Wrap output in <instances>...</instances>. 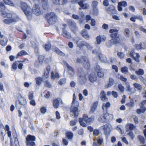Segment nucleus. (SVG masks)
<instances>
[{
	"mask_svg": "<svg viewBox=\"0 0 146 146\" xmlns=\"http://www.w3.org/2000/svg\"><path fill=\"white\" fill-rule=\"evenodd\" d=\"M109 33H110V36L111 38V39L110 40L111 45L117 44L120 42L121 39L118 30L111 29L110 30Z\"/></svg>",
	"mask_w": 146,
	"mask_h": 146,
	"instance_id": "f257e3e1",
	"label": "nucleus"
},
{
	"mask_svg": "<svg viewBox=\"0 0 146 146\" xmlns=\"http://www.w3.org/2000/svg\"><path fill=\"white\" fill-rule=\"evenodd\" d=\"M94 120V116L89 118L87 115L84 114L83 115L82 118H79V122L81 126L86 127L87 126L86 124L88 125L91 124Z\"/></svg>",
	"mask_w": 146,
	"mask_h": 146,
	"instance_id": "f03ea898",
	"label": "nucleus"
},
{
	"mask_svg": "<svg viewBox=\"0 0 146 146\" xmlns=\"http://www.w3.org/2000/svg\"><path fill=\"white\" fill-rule=\"evenodd\" d=\"M21 7L23 11L29 20L32 19V14L31 11V8L26 3L21 2L20 3Z\"/></svg>",
	"mask_w": 146,
	"mask_h": 146,
	"instance_id": "7ed1b4c3",
	"label": "nucleus"
},
{
	"mask_svg": "<svg viewBox=\"0 0 146 146\" xmlns=\"http://www.w3.org/2000/svg\"><path fill=\"white\" fill-rule=\"evenodd\" d=\"M76 62L83 64L85 68L88 70L90 68L89 60L86 56H82L80 58H78L76 60Z\"/></svg>",
	"mask_w": 146,
	"mask_h": 146,
	"instance_id": "20e7f679",
	"label": "nucleus"
},
{
	"mask_svg": "<svg viewBox=\"0 0 146 146\" xmlns=\"http://www.w3.org/2000/svg\"><path fill=\"white\" fill-rule=\"evenodd\" d=\"M45 17L47 22L50 25L54 24L57 19V16L56 14L53 12L46 14Z\"/></svg>",
	"mask_w": 146,
	"mask_h": 146,
	"instance_id": "39448f33",
	"label": "nucleus"
},
{
	"mask_svg": "<svg viewBox=\"0 0 146 146\" xmlns=\"http://www.w3.org/2000/svg\"><path fill=\"white\" fill-rule=\"evenodd\" d=\"M76 44L77 46L81 50H83L84 46L88 49H91L92 48L89 43L84 41L77 40L76 41Z\"/></svg>",
	"mask_w": 146,
	"mask_h": 146,
	"instance_id": "423d86ee",
	"label": "nucleus"
},
{
	"mask_svg": "<svg viewBox=\"0 0 146 146\" xmlns=\"http://www.w3.org/2000/svg\"><path fill=\"white\" fill-rule=\"evenodd\" d=\"M36 139V138L35 136L31 135H27L26 138L27 145L36 146V144L34 142Z\"/></svg>",
	"mask_w": 146,
	"mask_h": 146,
	"instance_id": "0eeeda50",
	"label": "nucleus"
},
{
	"mask_svg": "<svg viewBox=\"0 0 146 146\" xmlns=\"http://www.w3.org/2000/svg\"><path fill=\"white\" fill-rule=\"evenodd\" d=\"M75 96L74 94V117H77L78 115V107L79 104L78 101L75 100Z\"/></svg>",
	"mask_w": 146,
	"mask_h": 146,
	"instance_id": "6e6552de",
	"label": "nucleus"
},
{
	"mask_svg": "<svg viewBox=\"0 0 146 146\" xmlns=\"http://www.w3.org/2000/svg\"><path fill=\"white\" fill-rule=\"evenodd\" d=\"M87 0H74V3H78V5L83 9H88L89 5L88 3H84Z\"/></svg>",
	"mask_w": 146,
	"mask_h": 146,
	"instance_id": "1a4fd4ad",
	"label": "nucleus"
},
{
	"mask_svg": "<svg viewBox=\"0 0 146 146\" xmlns=\"http://www.w3.org/2000/svg\"><path fill=\"white\" fill-rule=\"evenodd\" d=\"M32 11L34 14L36 16H39L41 14V11L38 4H36L33 5Z\"/></svg>",
	"mask_w": 146,
	"mask_h": 146,
	"instance_id": "9d476101",
	"label": "nucleus"
},
{
	"mask_svg": "<svg viewBox=\"0 0 146 146\" xmlns=\"http://www.w3.org/2000/svg\"><path fill=\"white\" fill-rule=\"evenodd\" d=\"M135 53V52L134 50H133L130 52L129 56L133 58L135 61L139 63L140 62L139 58L140 57V56L138 53H135V54L136 56L135 57L134 56V54Z\"/></svg>",
	"mask_w": 146,
	"mask_h": 146,
	"instance_id": "9b49d317",
	"label": "nucleus"
},
{
	"mask_svg": "<svg viewBox=\"0 0 146 146\" xmlns=\"http://www.w3.org/2000/svg\"><path fill=\"white\" fill-rule=\"evenodd\" d=\"M134 46L137 50L145 49L146 47L145 43L143 42H141L139 44H135Z\"/></svg>",
	"mask_w": 146,
	"mask_h": 146,
	"instance_id": "f8f14e48",
	"label": "nucleus"
},
{
	"mask_svg": "<svg viewBox=\"0 0 146 146\" xmlns=\"http://www.w3.org/2000/svg\"><path fill=\"white\" fill-rule=\"evenodd\" d=\"M17 99L19 104L21 105L24 106L27 104L26 100L20 94H18L17 96Z\"/></svg>",
	"mask_w": 146,
	"mask_h": 146,
	"instance_id": "ddd939ff",
	"label": "nucleus"
},
{
	"mask_svg": "<svg viewBox=\"0 0 146 146\" xmlns=\"http://www.w3.org/2000/svg\"><path fill=\"white\" fill-rule=\"evenodd\" d=\"M95 71L97 72V75L99 78H102L104 76V73L102 71L100 67L98 65L96 66L95 68Z\"/></svg>",
	"mask_w": 146,
	"mask_h": 146,
	"instance_id": "4468645a",
	"label": "nucleus"
},
{
	"mask_svg": "<svg viewBox=\"0 0 146 146\" xmlns=\"http://www.w3.org/2000/svg\"><path fill=\"white\" fill-rule=\"evenodd\" d=\"M88 79L90 82H94L97 80V77L96 73L94 72H91L88 76Z\"/></svg>",
	"mask_w": 146,
	"mask_h": 146,
	"instance_id": "2eb2a0df",
	"label": "nucleus"
},
{
	"mask_svg": "<svg viewBox=\"0 0 146 146\" xmlns=\"http://www.w3.org/2000/svg\"><path fill=\"white\" fill-rule=\"evenodd\" d=\"M108 13L110 14H115L116 13V11L115 9V7L113 5H111L109 8L107 9Z\"/></svg>",
	"mask_w": 146,
	"mask_h": 146,
	"instance_id": "dca6fc26",
	"label": "nucleus"
},
{
	"mask_svg": "<svg viewBox=\"0 0 146 146\" xmlns=\"http://www.w3.org/2000/svg\"><path fill=\"white\" fill-rule=\"evenodd\" d=\"M52 2L54 4L64 5L67 3V0H52Z\"/></svg>",
	"mask_w": 146,
	"mask_h": 146,
	"instance_id": "f3484780",
	"label": "nucleus"
},
{
	"mask_svg": "<svg viewBox=\"0 0 146 146\" xmlns=\"http://www.w3.org/2000/svg\"><path fill=\"white\" fill-rule=\"evenodd\" d=\"M50 69V66H48L46 67V70L44 72V75L42 76L44 79H46L49 77Z\"/></svg>",
	"mask_w": 146,
	"mask_h": 146,
	"instance_id": "a211bd4d",
	"label": "nucleus"
},
{
	"mask_svg": "<svg viewBox=\"0 0 146 146\" xmlns=\"http://www.w3.org/2000/svg\"><path fill=\"white\" fill-rule=\"evenodd\" d=\"M60 102H61L62 104L63 102L62 100L60 98H57L54 100L53 102V106L54 108L56 109L58 108Z\"/></svg>",
	"mask_w": 146,
	"mask_h": 146,
	"instance_id": "6ab92c4d",
	"label": "nucleus"
},
{
	"mask_svg": "<svg viewBox=\"0 0 146 146\" xmlns=\"http://www.w3.org/2000/svg\"><path fill=\"white\" fill-rule=\"evenodd\" d=\"M103 129L105 134L106 136H108L110 134V130L108 125L106 124L104 125Z\"/></svg>",
	"mask_w": 146,
	"mask_h": 146,
	"instance_id": "aec40b11",
	"label": "nucleus"
},
{
	"mask_svg": "<svg viewBox=\"0 0 146 146\" xmlns=\"http://www.w3.org/2000/svg\"><path fill=\"white\" fill-rule=\"evenodd\" d=\"M100 97L101 100L103 102H106L108 100V98L104 91H102L100 94Z\"/></svg>",
	"mask_w": 146,
	"mask_h": 146,
	"instance_id": "412c9836",
	"label": "nucleus"
},
{
	"mask_svg": "<svg viewBox=\"0 0 146 146\" xmlns=\"http://www.w3.org/2000/svg\"><path fill=\"white\" fill-rule=\"evenodd\" d=\"M96 42L97 44H100L101 41H105L106 39V38L105 36L101 37L100 35H99L96 37Z\"/></svg>",
	"mask_w": 146,
	"mask_h": 146,
	"instance_id": "4be33fe9",
	"label": "nucleus"
},
{
	"mask_svg": "<svg viewBox=\"0 0 146 146\" xmlns=\"http://www.w3.org/2000/svg\"><path fill=\"white\" fill-rule=\"evenodd\" d=\"M98 102L96 101L94 102L91 108L90 112L91 113H93L96 110L97 106L98 105Z\"/></svg>",
	"mask_w": 146,
	"mask_h": 146,
	"instance_id": "5701e85b",
	"label": "nucleus"
},
{
	"mask_svg": "<svg viewBox=\"0 0 146 146\" xmlns=\"http://www.w3.org/2000/svg\"><path fill=\"white\" fill-rule=\"evenodd\" d=\"M13 23L19 21L21 20V19L16 14H13L11 18Z\"/></svg>",
	"mask_w": 146,
	"mask_h": 146,
	"instance_id": "b1692460",
	"label": "nucleus"
},
{
	"mask_svg": "<svg viewBox=\"0 0 146 146\" xmlns=\"http://www.w3.org/2000/svg\"><path fill=\"white\" fill-rule=\"evenodd\" d=\"M81 35L82 36L86 39L88 40L89 39L90 36L87 31L85 30H83L82 32Z\"/></svg>",
	"mask_w": 146,
	"mask_h": 146,
	"instance_id": "393cba45",
	"label": "nucleus"
},
{
	"mask_svg": "<svg viewBox=\"0 0 146 146\" xmlns=\"http://www.w3.org/2000/svg\"><path fill=\"white\" fill-rule=\"evenodd\" d=\"M106 114H104L101 115L98 118L99 121L102 123H105L107 121Z\"/></svg>",
	"mask_w": 146,
	"mask_h": 146,
	"instance_id": "a878e982",
	"label": "nucleus"
},
{
	"mask_svg": "<svg viewBox=\"0 0 146 146\" xmlns=\"http://www.w3.org/2000/svg\"><path fill=\"white\" fill-rule=\"evenodd\" d=\"M52 48L58 54L63 56L64 55V54L56 46H52Z\"/></svg>",
	"mask_w": 146,
	"mask_h": 146,
	"instance_id": "bb28decb",
	"label": "nucleus"
},
{
	"mask_svg": "<svg viewBox=\"0 0 146 146\" xmlns=\"http://www.w3.org/2000/svg\"><path fill=\"white\" fill-rule=\"evenodd\" d=\"M63 33L62 35L63 36L65 37L68 39H69L71 37V36L70 33L67 31L66 30L64 29H63Z\"/></svg>",
	"mask_w": 146,
	"mask_h": 146,
	"instance_id": "cd10ccee",
	"label": "nucleus"
},
{
	"mask_svg": "<svg viewBox=\"0 0 146 146\" xmlns=\"http://www.w3.org/2000/svg\"><path fill=\"white\" fill-rule=\"evenodd\" d=\"M126 105L129 108H132L135 105L133 99L131 98L130 100V102L127 103Z\"/></svg>",
	"mask_w": 146,
	"mask_h": 146,
	"instance_id": "c85d7f7f",
	"label": "nucleus"
},
{
	"mask_svg": "<svg viewBox=\"0 0 146 146\" xmlns=\"http://www.w3.org/2000/svg\"><path fill=\"white\" fill-rule=\"evenodd\" d=\"M8 39L6 37H4L3 38L1 39L0 44L3 46H5L7 44Z\"/></svg>",
	"mask_w": 146,
	"mask_h": 146,
	"instance_id": "c756f323",
	"label": "nucleus"
},
{
	"mask_svg": "<svg viewBox=\"0 0 146 146\" xmlns=\"http://www.w3.org/2000/svg\"><path fill=\"white\" fill-rule=\"evenodd\" d=\"M66 67L68 69V73L69 75L70 76V77H72V74L73 73V69L72 67L70 66L68 64L66 63Z\"/></svg>",
	"mask_w": 146,
	"mask_h": 146,
	"instance_id": "7c9ffc66",
	"label": "nucleus"
},
{
	"mask_svg": "<svg viewBox=\"0 0 146 146\" xmlns=\"http://www.w3.org/2000/svg\"><path fill=\"white\" fill-rule=\"evenodd\" d=\"M109 80V81L107 84L106 86L107 88H108L111 86L114 82V80L112 78H110Z\"/></svg>",
	"mask_w": 146,
	"mask_h": 146,
	"instance_id": "2f4dec72",
	"label": "nucleus"
},
{
	"mask_svg": "<svg viewBox=\"0 0 146 146\" xmlns=\"http://www.w3.org/2000/svg\"><path fill=\"white\" fill-rule=\"evenodd\" d=\"M100 61L102 62H105L106 58L103 54H99L98 55Z\"/></svg>",
	"mask_w": 146,
	"mask_h": 146,
	"instance_id": "473e14b6",
	"label": "nucleus"
},
{
	"mask_svg": "<svg viewBox=\"0 0 146 146\" xmlns=\"http://www.w3.org/2000/svg\"><path fill=\"white\" fill-rule=\"evenodd\" d=\"M28 54L24 50H22L19 52L17 54L16 57L17 58L18 57L26 55Z\"/></svg>",
	"mask_w": 146,
	"mask_h": 146,
	"instance_id": "72a5a7b5",
	"label": "nucleus"
},
{
	"mask_svg": "<svg viewBox=\"0 0 146 146\" xmlns=\"http://www.w3.org/2000/svg\"><path fill=\"white\" fill-rule=\"evenodd\" d=\"M51 76L52 79H55L56 78H59V75L58 73L56 72L54 74L53 72L51 73Z\"/></svg>",
	"mask_w": 146,
	"mask_h": 146,
	"instance_id": "f704fd0d",
	"label": "nucleus"
},
{
	"mask_svg": "<svg viewBox=\"0 0 146 146\" xmlns=\"http://www.w3.org/2000/svg\"><path fill=\"white\" fill-rule=\"evenodd\" d=\"M137 138L141 143L143 144L145 143V139L143 136L139 135H138Z\"/></svg>",
	"mask_w": 146,
	"mask_h": 146,
	"instance_id": "c9c22d12",
	"label": "nucleus"
},
{
	"mask_svg": "<svg viewBox=\"0 0 146 146\" xmlns=\"http://www.w3.org/2000/svg\"><path fill=\"white\" fill-rule=\"evenodd\" d=\"M3 22L4 23L7 25H9L13 23L11 18H8L4 19L3 20Z\"/></svg>",
	"mask_w": 146,
	"mask_h": 146,
	"instance_id": "e433bc0d",
	"label": "nucleus"
},
{
	"mask_svg": "<svg viewBox=\"0 0 146 146\" xmlns=\"http://www.w3.org/2000/svg\"><path fill=\"white\" fill-rule=\"evenodd\" d=\"M133 85L134 87L138 90H141L142 89V86L138 83H134Z\"/></svg>",
	"mask_w": 146,
	"mask_h": 146,
	"instance_id": "4c0bfd02",
	"label": "nucleus"
},
{
	"mask_svg": "<svg viewBox=\"0 0 146 146\" xmlns=\"http://www.w3.org/2000/svg\"><path fill=\"white\" fill-rule=\"evenodd\" d=\"M36 84L38 86L40 85L43 81L42 78L40 77H37L35 78Z\"/></svg>",
	"mask_w": 146,
	"mask_h": 146,
	"instance_id": "58836bf2",
	"label": "nucleus"
},
{
	"mask_svg": "<svg viewBox=\"0 0 146 146\" xmlns=\"http://www.w3.org/2000/svg\"><path fill=\"white\" fill-rule=\"evenodd\" d=\"M146 111V108H141L136 110V112L137 114H139L141 113H144Z\"/></svg>",
	"mask_w": 146,
	"mask_h": 146,
	"instance_id": "ea45409f",
	"label": "nucleus"
},
{
	"mask_svg": "<svg viewBox=\"0 0 146 146\" xmlns=\"http://www.w3.org/2000/svg\"><path fill=\"white\" fill-rule=\"evenodd\" d=\"M43 8L45 10H47L48 8V1L42 2Z\"/></svg>",
	"mask_w": 146,
	"mask_h": 146,
	"instance_id": "a19ab883",
	"label": "nucleus"
},
{
	"mask_svg": "<svg viewBox=\"0 0 146 146\" xmlns=\"http://www.w3.org/2000/svg\"><path fill=\"white\" fill-rule=\"evenodd\" d=\"M144 73L143 70L141 69H139L138 70L135 71V73L139 76L143 75L144 74Z\"/></svg>",
	"mask_w": 146,
	"mask_h": 146,
	"instance_id": "79ce46f5",
	"label": "nucleus"
},
{
	"mask_svg": "<svg viewBox=\"0 0 146 146\" xmlns=\"http://www.w3.org/2000/svg\"><path fill=\"white\" fill-rule=\"evenodd\" d=\"M121 71L123 73L125 74L128 72V68L127 67L125 66L121 68Z\"/></svg>",
	"mask_w": 146,
	"mask_h": 146,
	"instance_id": "37998d69",
	"label": "nucleus"
},
{
	"mask_svg": "<svg viewBox=\"0 0 146 146\" xmlns=\"http://www.w3.org/2000/svg\"><path fill=\"white\" fill-rule=\"evenodd\" d=\"M110 106V104L109 102H107L105 104H103L102 105V108L104 110L105 108H108Z\"/></svg>",
	"mask_w": 146,
	"mask_h": 146,
	"instance_id": "c03bdc74",
	"label": "nucleus"
},
{
	"mask_svg": "<svg viewBox=\"0 0 146 146\" xmlns=\"http://www.w3.org/2000/svg\"><path fill=\"white\" fill-rule=\"evenodd\" d=\"M146 100L142 101L139 104L140 108H146Z\"/></svg>",
	"mask_w": 146,
	"mask_h": 146,
	"instance_id": "a18cd8bd",
	"label": "nucleus"
},
{
	"mask_svg": "<svg viewBox=\"0 0 146 146\" xmlns=\"http://www.w3.org/2000/svg\"><path fill=\"white\" fill-rule=\"evenodd\" d=\"M130 31L129 29L128 28L125 29L124 31V34L125 36L127 37H129V34Z\"/></svg>",
	"mask_w": 146,
	"mask_h": 146,
	"instance_id": "49530a36",
	"label": "nucleus"
},
{
	"mask_svg": "<svg viewBox=\"0 0 146 146\" xmlns=\"http://www.w3.org/2000/svg\"><path fill=\"white\" fill-rule=\"evenodd\" d=\"M13 129V137H19V135L17 134L16 131L15 127H13L12 128Z\"/></svg>",
	"mask_w": 146,
	"mask_h": 146,
	"instance_id": "de8ad7c7",
	"label": "nucleus"
},
{
	"mask_svg": "<svg viewBox=\"0 0 146 146\" xmlns=\"http://www.w3.org/2000/svg\"><path fill=\"white\" fill-rule=\"evenodd\" d=\"M66 135L67 137L69 139H71L73 136L72 133L70 131L66 132Z\"/></svg>",
	"mask_w": 146,
	"mask_h": 146,
	"instance_id": "09e8293b",
	"label": "nucleus"
},
{
	"mask_svg": "<svg viewBox=\"0 0 146 146\" xmlns=\"http://www.w3.org/2000/svg\"><path fill=\"white\" fill-rule=\"evenodd\" d=\"M44 57L42 55H40L38 57V60L37 61L39 62L40 64H42Z\"/></svg>",
	"mask_w": 146,
	"mask_h": 146,
	"instance_id": "8fccbe9b",
	"label": "nucleus"
},
{
	"mask_svg": "<svg viewBox=\"0 0 146 146\" xmlns=\"http://www.w3.org/2000/svg\"><path fill=\"white\" fill-rule=\"evenodd\" d=\"M17 62H19V61L15 62L12 65V68L15 70H16L17 68V65H18Z\"/></svg>",
	"mask_w": 146,
	"mask_h": 146,
	"instance_id": "3c124183",
	"label": "nucleus"
},
{
	"mask_svg": "<svg viewBox=\"0 0 146 146\" xmlns=\"http://www.w3.org/2000/svg\"><path fill=\"white\" fill-rule=\"evenodd\" d=\"M127 126H128L129 129L131 131L133 129H135V127L134 125L132 123L127 124Z\"/></svg>",
	"mask_w": 146,
	"mask_h": 146,
	"instance_id": "603ef678",
	"label": "nucleus"
},
{
	"mask_svg": "<svg viewBox=\"0 0 146 146\" xmlns=\"http://www.w3.org/2000/svg\"><path fill=\"white\" fill-rule=\"evenodd\" d=\"M44 85L45 86L48 88H50L52 87L51 84L48 80L45 81Z\"/></svg>",
	"mask_w": 146,
	"mask_h": 146,
	"instance_id": "864d4df0",
	"label": "nucleus"
},
{
	"mask_svg": "<svg viewBox=\"0 0 146 146\" xmlns=\"http://www.w3.org/2000/svg\"><path fill=\"white\" fill-rule=\"evenodd\" d=\"M66 80L65 78L61 79L58 82V83L60 85L65 84L66 82Z\"/></svg>",
	"mask_w": 146,
	"mask_h": 146,
	"instance_id": "5fc2aeb1",
	"label": "nucleus"
},
{
	"mask_svg": "<svg viewBox=\"0 0 146 146\" xmlns=\"http://www.w3.org/2000/svg\"><path fill=\"white\" fill-rule=\"evenodd\" d=\"M51 47V44L50 43H48L47 44H46L44 47V48L46 51H48L50 50Z\"/></svg>",
	"mask_w": 146,
	"mask_h": 146,
	"instance_id": "6e6d98bb",
	"label": "nucleus"
},
{
	"mask_svg": "<svg viewBox=\"0 0 146 146\" xmlns=\"http://www.w3.org/2000/svg\"><path fill=\"white\" fill-rule=\"evenodd\" d=\"M93 13L94 15L98 16L99 14L98 9L97 8H93Z\"/></svg>",
	"mask_w": 146,
	"mask_h": 146,
	"instance_id": "4d7b16f0",
	"label": "nucleus"
},
{
	"mask_svg": "<svg viewBox=\"0 0 146 146\" xmlns=\"http://www.w3.org/2000/svg\"><path fill=\"white\" fill-rule=\"evenodd\" d=\"M4 3L7 4L11 6H13V3L11 1L9 0H3Z\"/></svg>",
	"mask_w": 146,
	"mask_h": 146,
	"instance_id": "13d9d810",
	"label": "nucleus"
},
{
	"mask_svg": "<svg viewBox=\"0 0 146 146\" xmlns=\"http://www.w3.org/2000/svg\"><path fill=\"white\" fill-rule=\"evenodd\" d=\"M33 94H34V93L33 92L31 91V92H29V94L28 95V97H29V99L30 100H31L33 99V97H34Z\"/></svg>",
	"mask_w": 146,
	"mask_h": 146,
	"instance_id": "bf43d9fd",
	"label": "nucleus"
},
{
	"mask_svg": "<svg viewBox=\"0 0 146 146\" xmlns=\"http://www.w3.org/2000/svg\"><path fill=\"white\" fill-rule=\"evenodd\" d=\"M93 131V135L95 136H98L99 133V130L96 129H94Z\"/></svg>",
	"mask_w": 146,
	"mask_h": 146,
	"instance_id": "052dcab7",
	"label": "nucleus"
},
{
	"mask_svg": "<svg viewBox=\"0 0 146 146\" xmlns=\"http://www.w3.org/2000/svg\"><path fill=\"white\" fill-rule=\"evenodd\" d=\"M119 5L122 6L124 7H125L127 5V3L125 1H123L119 3Z\"/></svg>",
	"mask_w": 146,
	"mask_h": 146,
	"instance_id": "680f3d73",
	"label": "nucleus"
},
{
	"mask_svg": "<svg viewBox=\"0 0 146 146\" xmlns=\"http://www.w3.org/2000/svg\"><path fill=\"white\" fill-rule=\"evenodd\" d=\"M98 3L97 1H94L92 2V6L93 8H97Z\"/></svg>",
	"mask_w": 146,
	"mask_h": 146,
	"instance_id": "e2e57ef3",
	"label": "nucleus"
},
{
	"mask_svg": "<svg viewBox=\"0 0 146 146\" xmlns=\"http://www.w3.org/2000/svg\"><path fill=\"white\" fill-rule=\"evenodd\" d=\"M117 55L118 57L121 58H123L124 56V55L122 52H119L117 53Z\"/></svg>",
	"mask_w": 146,
	"mask_h": 146,
	"instance_id": "0e129e2a",
	"label": "nucleus"
},
{
	"mask_svg": "<svg viewBox=\"0 0 146 146\" xmlns=\"http://www.w3.org/2000/svg\"><path fill=\"white\" fill-rule=\"evenodd\" d=\"M118 88L121 92H123L124 90V87L121 84H119L118 85Z\"/></svg>",
	"mask_w": 146,
	"mask_h": 146,
	"instance_id": "69168bd1",
	"label": "nucleus"
},
{
	"mask_svg": "<svg viewBox=\"0 0 146 146\" xmlns=\"http://www.w3.org/2000/svg\"><path fill=\"white\" fill-rule=\"evenodd\" d=\"M40 111L41 113L44 114L46 111V108L45 107H42L41 108Z\"/></svg>",
	"mask_w": 146,
	"mask_h": 146,
	"instance_id": "338daca9",
	"label": "nucleus"
},
{
	"mask_svg": "<svg viewBox=\"0 0 146 146\" xmlns=\"http://www.w3.org/2000/svg\"><path fill=\"white\" fill-rule=\"evenodd\" d=\"M128 135L130 137L131 139L133 140L134 138V135L132 131H130L128 133Z\"/></svg>",
	"mask_w": 146,
	"mask_h": 146,
	"instance_id": "774afa93",
	"label": "nucleus"
}]
</instances>
